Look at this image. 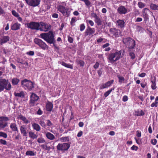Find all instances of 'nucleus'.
<instances>
[{"label": "nucleus", "mask_w": 158, "mask_h": 158, "mask_svg": "<svg viewBox=\"0 0 158 158\" xmlns=\"http://www.w3.org/2000/svg\"><path fill=\"white\" fill-rule=\"evenodd\" d=\"M41 37L46 41L48 43H53L55 39V35L52 31H50L48 32L40 34Z\"/></svg>", "instance_id": "nucleus-1"}, {"label": "nucleus", "mask_w": 158, "mask_h": 158, "mask_svg": "<svg viewBox=\"0 0 158 158\" xmlns=\"http://www.w3.org/2000/svg\"><path fill=\"white\" fill-rule=\"evenodd\" d=\"M66 5L65 2H61L60 4L57 6V9L64 16L68 17L70 15V11H69V8L66 7Z\"/></svg>", "instance_id": "nucleus-2"}, {"label": "nucleus", "mask_w": 158, "mask_h": 158, "mask_svg": "<svg viewBox=\"0 0 158 158\" xmlns=\"http://www.w3.org/2000/svg\"><path fill=\"white\" fill-rule=\"evenodd\" d=\"M12 86L8 79H0V92L4 89L10 90L11 89Z\"/></svg>", "instance_id": "nucleus-3"}, {"label": "nucleus", "mask_w": 158, "mask_h": 158, "mask_svg": "<svg viewBox=\"0 0 158 158\" xmlns=\"http://www.w3.org/2000/svg\"><path fill=\"white\" fill-rule=\"evenodd\" d=\"M34 84L30 80L25 79L21 81L22 86L25 90L31 91L34 88Z\"/></svg>", "instance_id": "nucleus-4"}, {"label": "nucleus", "mask_w": 158, "mask_h": 158, "mask_svg": "<svg viewBox=\"0 0 158 158\" xmlns=\"http://www.w3.org/2000/svg\"><path fill=\"white\" fill-rule=\"evenodd\" d=\"M123 43L129 49H134L135 45V42L134 40L130 37H127L123 39Z\"/></svg>", "instance_id": "nucleus-5"}, {"label": "nucleus", "mask_w": 158, "mask_h": 158, "mask_svg": "<svg viewBox=\"0 0 158 158\" xmlns=\"http://www.w3.org/2000/svg\"><path fill=\"white\" fill-rule=\"evenodd\" d=\"M27 27L32 30H40V22L31 21L26 24Z\"/></svg>", "instance_id": "nucleus-6"}, {"label": "nucleus", "mask_w": 158, "mask_h": 158, "mask_svg": "<svg viewBox=\"0 0 158 158\" xmlns=\"http://www.w3.org/2000/svg\"><path fill=\"white\" fill-rule=\"evenodd\" d=\"M70 144L71 143H59L56 147L57 149L59 151L63 152L67 151L70 147Z\"/></svg>", "instance_id": "nucleus-7"}, {"label": "nucleus", "mask_w": 158, "mask_h": 158, "mask_svg": "<svg viewBox=\"0 0 158 158\" xmlns=\"http://www.w3.org/2000/svg\"><path fill=\"white\" fill-rule=\"evenodd\" d=\"M35 43L38 45L42 49L45 50L48 48V46L41 40L38 38H35L34 40Z\"/></svg>", "instance_id": "nucleus-8"}, {"label": "nucleus", "mask_w": 158, "mask_h": 158, "mask_svg": "<svg viewBox=\"0 0 158 158\" xmlns=\"http://www.w3.org/2000/svg\"><path fill=\"white\" fill-rule=\"evenodd\" d=\"M40 30L41 31H48L50 30L51 27V26L49 24L42 21L40 22Z\"/></svg>", "instance_id": "nucleus-9"}, {"label": "nucleus", "mask_w": 158, "mask_h": 158, "mask_svg": "<svg viewBox=\"0 0 158 158\" xmlns=\"http://www.w3.org/2000/svg\"><path fill=\"white\" fill-rule=\"evenodd\" d=\"M31 98L29 105L30 106H33L37 104L36 103V101L39 98V97L35 94H32L31 96Z\"/></svg>", "instance_id": "nucleus-10"}, {"label": "nucleus", "mask_w": 158, "mask_h": 158, "mask_svg": "<svg viewBox=\"0 0 158 158\" xmlns=\"http://www.w3.org/2000/svg\"><path fill=\"white\" fill-rule=\"evenodd\" d=\"M110 33L116 38L118 37L121 35V31L114 28H110Z\"/></svg>", "instance_id": "nucleus-11"}, {"label": "nucleus", "mask_w": 158, "mask_h": 158, "mask_svg": "<svg viewBox=\"0 0 158 158\" xmlns=\"http://www.w3.org/2000/svg\"><path fill=\"white\" fill-rule=\"evenodd\" d=\"M26 3L29 5L33 7L38 6L40 4V0H25Z\"/></svg>", "instance_id": "nucleus-12"}, {"label": "nucleus", "mask_w": 158, "mask_h": 158, "mask_svg": "<svg viewBox=\"0 0 158 158\" xmlns=\"http://www.w3.org/2000/svg\"><path fill=\"white\" fill-rule=\"evenodd\" d=\"M118 13L120 15H125L128 12L127 8L124 6H120L117 9Z\"/></svg>", "instance_id": "nucleus-13"}, {"label": "nucleus", "mask_w": 158, "mask_h": 158, "mask_svg": "<svg viewBox=\"0 0 158 158\" xmlns=\"http://www.w3.org/2000/svg\"><path fill=\"white\" fill-rule=\"evenodd\" d=\"M95 32V29L94 28H91L89 26H88L85 30V36H86L88 35H92Z\"/></svg>", "instance_id": "nucleus-14"}, {"label": "nucleus", "mask_w": 158, "mask_h": 158, "mask_svg": "<svg viewBox=\"0 0 158 158\" xmlns=\"http://www.w3.org/2000/svg\"><path fill=\"white\" fill-rule=\"evenodd\" d=\"M114 81V80H112L107 82L106 83L101 84L100 85V89H103L109 87L113 83Z\"/></svg>", "instance_id": "nucleus-15"}, {"label": "nucleus", "mask_w": 158, "mask_h": 158, "mask_svg": "<svg viewBox=\"0 0 158 158\" xmlns=\"http://www.w3.org/2000/svg\"><path fill=\"white\" fill-rule=\"evenodd\" d=\"M20 131L21 134L23 136H27L28 131L25 125H22L20 127Z\"/></svg>", "instance_id": "nucleus-16"}, {"label": "nucleus", "mask_w": 158, "mask_h": 158, "mask_svg": "<svg viewBox=\"0 0 158 158\" xmlns=\"http://www.w3.org/2000/svg\"><path fill=\"white\" fill-rule=\"evenodd\" d=\"M53 104L52 103L49 101H48L46 105V109L47 111H51L53 109Z\"/></svg>", "instance_id": "nucleus-17"}, {"label": "nucleus", "mask_w": 158, "mask_h": 158, "mask_svg": "<svg viewBox=\"0 0 158 158\" xmlns=\"http://www.w3.org/2000/svg\"><path fill=\"white\" fill-rule=\"evenodd\" d=\"M10 37L8 36H3L0 39V44L2 45L7 42L10 40Z\"/></svg>", "instance_id": "nucleus-18"}, {"label": "nucleus", "mask_w": 158, "mask_h": 158, "mask_svg": "<svg viewBox=\"0 0 158 158\" xmlns=\"http://www.w3.org/2000/svg\"><path fill=\"white\" fill-rule=\"evenodd\" d=\"M116 25L119 28H123L125 26V22L123 20L119 19L117 20Z\"/></svg>", "instance_id": "nucleus-19"}, {"label": "nucleus", "mask_w": 158, "mask_h": 158, "mask_svg": "<svg viewBox=\"0 0 158 158\" xmlns=\"http://www.w3.org/2000/svg\"><path fill=\"white\" fill-rule=\"evenodd\" d=\"M21 25L18 23L12 24L11 26V29L13 31H16L20 29Z\"/></svg>", "instance_id": "nucleus-20"}, {"label": "nucleus", "mask_w": 158, "mask_h": 158, "mask_svg": "<svg viewBox=\"0 0 158 158\" xmlns=\"http://www.w3.org/2000/svg\"><path fill=\"white\" fill-rule=\"evenodd\" d=\"M114 55H115L116 58L115 59V61H117L121 58V55L122 54V51H116L115 52L113 53Z\"/></svg>", "instance_id": "nucleus-21"}, {"label": "nucleus", "mask_w": 158, "mask_h": 158, "mask_svg": "<svg viewBox=\"0 0 158 158\" xmlns=\"http://www.w3.org/2000/svg\"><path fill=\"white\" fill-rule=\"evenodd\" d=\"M108 59L110 60V62L111 63H113L116 61H115V59L116 58L115 55L113 53H111L109 54L108 56Z\"/></svg>", "instance_id": "nucleus-22"}, {"label": "nucleus", "mask_w": 158, "mask_h": 158, "mask_svg": "<svg viewBox=\"0 0 158 158\" xmlns=\"http://www.w3.org/2000/svg\"><path fill=\"white\" fill-rule=\"evenodd\" d=\"M17 118L23 121L25 124H27L30 122V121H29L25 116L21 115H19Z\"/></svg>", "instance_id": "nucleus-23"}, {"label": "nucleus", "mask_w": 158, "mask_h": 158, "mask_svg": "<svg viewBox=\"0 0 158 158\" xmlns=\"http://www.w3.org/2000/svg\"><path fill=\"white\" fill-rule=\"evenodd\" d=\"M10 127L13 131L18 132L19 130L15 123H11L10 125Z\"/></svg>", "instance_id": "nucleus-24"}, {"label": "nucleus", "mask_w": 158, "mask_h": 158, "mask_svg": "<svg viewBox=\"0 0 158 158\" xmlns=\"http://www.w3.org/2000/svg\"><path fill=\"white\" fill-rule=\"evenodd\" d=\"M11 82L12 85H17L20 82V80L17 78L14 77L12 79Z\"/></svg>", "instance_id": "nucleus-25"}, {"label": "nucleus", "mask_w": 158, "mask_h": 158, "mask_svg": "<svg viewBox=\"0 0 158 158\" xmlns=\"http://www.w3.org/2000/svg\"><path fill=\"white\" fill-rule=\"evenodd\" d=\"M32 126L34 130H35L37 131H40L41 127L38 124L34 123L32 124Z\"/></svg>", "instance_id": "nucleus-26"}, {"label": "nucleus", "mask_w": 158, "mask_h": 158, "mask_svg": "<svg viewBox=\"0 0 158 158\" xmlns=\"http://www.w3.org/2000/svg\"><path fill=\"white\" fill-rule=\"evenodd\" d=\"M47 138L50 140H53L55 138L54 135L51 133L48 132L46 134Z\"/></svg>", "instance_id": "nucleus-27"}, {"label": "nucleus", "mask_w": 158, "mask_h": 158, "mask_svg": "<svg viewBox=\"0 0 158 158\" xmlns=\"http://www.w3.org/2000/svg\"><path fill=\"white\" fill-rule=\"evenodd\" d=\"M135 114L137 116H143L145 114V113L142 110H138L135 111Z\"/></svg>", "instance_id": "nucleus-28"}, {"label": "nucleus", "mask_w": 158, "mask_h": 158, "mask_svg": "<svg viewBox=\"0 0 158 158\" xmlns=\"http://www.w3.org/2000/svg\"><path fill=\"white\" fill-rule=\"evenodd\" d=\"M154 80H152L151 81V82L152 83V84L151 85V87L152 89L154 90L156 88V78L155 77H154Z\"/></svg>", "instance_id": "nucleus-29"}, {"label": "nucleus", "mask_w": 158, "mask_h": 158, "mask_svg": "<svg viewBox=\"0 0 158 158\" xmlns=\"http://www.w3.org/2000/svg\"><path fill=\"white\" fill-rule=\"evenodd\" d=\"M28 133L29 135V137L33 139H36L37 137V135L35 134L32 131H29Z\"/></svg>", "instance_id": "nucleus-30"}, {"label": "nucleus", "mask_w": 158, "mask_h": 158, "mask_svg": "<svg viewBox=\"0 0 158 158\" xmlns=\"http://www.w3.org/2000/svg\"><path fill=\"white\" fill-rule=\"evenodd\" d=\"M60 140L62 142H69V136L62 137L60 138Z\"/></svg>", "instance_id": "nucleus-31"}, {"label": "nucleus", "mask_w": 158, "mask_h": 158, "mask_svg": "<svg viewBox=\"0 0 158 158\" xmlns=\"http://www.w3.org/2000/svg\"><path fill=\"white\" fill-rule=\"evenodd\" d=\"M25 154L27 156H35L36 155V152L31 151H28L26 152Z\"/></svg>", "instance_id": "nucleus-32"}, {"label": "nucleus", "mask_w": 158, "mask_h": 158, "mask_svg": "<svg viewBox=\"0 0 158 158\" xmlns=\"http://www.w3.org/2000/svg\"><path fill=\"white\" fill-rule=\"evenodd\" d=\"M7 125V123L4 122H1L0 121V128L2 129L4 128Z\"/></svg>", "instance_id": "nucleus-33"}, {"label": "nucleus", "mask_w": 158, "mask_h": 158, "mask_svg": "<svg viewBox=\"0 0 158 158\" xmlns=\"http://www.w3.org/2000/svg\"><path fill=\"white\" fill-rule=\"evenodd\" d=\"M144 12L143 13V15L144 17H145L147 19H148V15L147 13V11H149V10L148 9L145 8L144 9Z\"/></svg>", "instance_id": "nucleus-34"}, {"label": "nucleus", "mask_w": 158, "mask_h": 158, "mask_svg": "<svg viewBox=\"0 0 158 158\" xmlns=\"http://www.w3.org/2000/svg\"><path fill=\"white\" fill-rule=\"evenodd\" d=\"M94 21L95 23L98 26H100L101 25L102 21L100 18L99 17L94 19Z\"/></svg>", "instance_id": "nucleus-35"}, {"label": "nucleus", "mask_w": 158, "mask_h": 158, "mask_svg": "<svg viewBox=\"0 0 158 158\" xmlns=\"http://www.w3.org/2000/svg\"><path fill=\"white\" fill-rule=\"evenodd\" d=\"M15 96L23 98L24 95L23 92H21L19 93H15Z\"/></svg>", "instance_id": "nucleus-36"}, {"label": "nucleus", "mask_w": 158, "mask_h": 158, "mask_svg": "<svg viewBox=\"0 0 158 158\" xmlns=\"http://www.w3.org/2000/svg\"><path fill=\"white\" fill-rule=\"evenodd\" d=\"M150 7L151 9L153 10H158V6L156 4L151 3L150 5Z\"/></svg>", "instance_id": "nucleus-37"}, {"label": "nucleus", "mask_w": 158, "mask_h": 158, "mask_svg": "<svg viewBox=\"0 0 158 158\" xmlns=\"http://www.w3.org/2000/svg\"><path fill=\"white\" fill-rule=\"evenodd\" d=\"M114 89V88H112L108 90L104 94V96L105 98H106L107 96H109V95L110 94V93Z\"/></svg>", "instance_id": "nucleus-38"}, {"label": "nucleus", "mask_w": 158, "mask_h": 158, "mask_svg": "<svg viewBox=\"0 0 158 158\" xmlns=\"http://www.w3.org/2000/svg\"><path fill=\"white\" fill-rule=\"evenodd\" d=\"M9 120V118L6 116H0V121L1 122L7 121Z\"/></svg>", "instance_id": "nucleus-39"}, {"label": "nucleus", "mask_w": 158, "mask_h": 158, "mask_svg": "<svg viewBox=\"0 0 158 158\" xmlns=\"http://www.w3.org/2000/svg\"><path fill=\"white\" fill-rule=\"evenodd\" d=\"M76 62L78 64L80 65L81 66L83 67L85 63L82 60H76Z\"/></svg>", "instance_id": "nucleus-40"}, {"label": "nucleus", "mask_w": 158, "mask_h": 158, "mask_svg": "<svg viewBox=\"0 0 158 158\" xmlns=\"http://www.w3.org/2000/svg\"><path fill=\"white\" fill-rule=\"evenodd\" d=\"M117 77L118 79V82L120 84L122 83L125 80L124 78L122 76L118 75Z\"/></svg>", "instance_id": "nucleus-41"}, {"label": "nucleus", "mask_w": 158, "mask_h": 158, "mask_svg": "<svg viewBox=\"0 0 158 158\" xmlns=\"http://www.w3.org/2000/svg\"><path fill=\"white\" fill-rule=\"evenodd\" d=\"M0 137H2L4 138H6L7 137V134L5 132L2 131H0Z\"/></svg>", "instance_id": "nucleus-42"}, {"label": "nucleus", "mask_w": 158, "mask_h": 158, "mask_svg": "<svg viewBox=\"0 0 158 158\" xmlns=\"http://www.w3.org/2000/svg\"><path fill=\"white\" fill-rule=\"evenodd\" d=\"M86 6L88 7L89 8L91 6V2L89 0H85L84 2Z\"/></svg>", "instance_id": "nucleus-43"}, {"label": "nucleus", "mask_w": 158, "mask_h": 158, "mask_svg": "<svg viewBox=\"0 0 158 158\" xmlns=\"http://www.w3.org/2000/svg\"><path fill=\"white\" fill-rule=\"evenodd\" d=\"M11 13L12 15L16 17H18V16L19 15V14L15 10H12L11 11Z\"/></svg>", "instance_id": "nucleus-44"}, {"label": "nucleus", "mask_w": 158, "mask_h": 158, "mask_svg": "<svg viewBox=\"0 0 158 158\" xmlns=\"http://www.w3.org/2000/svg\"><path fill=\"white\" fill-rule=\"evenodd\" d=\"M6 141L2 139H0V144L3 145H7Z\"/></svg>", "instance_id": "nucleus-45"}, {"label": "nucleus", "mask_w": 158, "mask_h": 158, "mask_svg": "<svg viewBox=\"0 0 158 158\" xmlns=\"http://www.w3.org/2000/svg\"><path fill=\"white\" fill-rule=\"evenodd\" d=\"M37 142L39 143H43L45 142V140L43 138H39L37 140Z\"/></svg>", "instance_id": "nucleus-46"}, {"label": "nucleus", "mask_w": 158, "mask_h": 158, "mask_svg": "<svg viewBox=\"0 0 158 158\" xmlns=\"http://www.w3.org/2000/svg\"><path fill=\"white\" fill-rule=\"evenodd\" d=\"M76 17H73L71 19V21L70 22V24L71 25H72L73 26V23H75V22L76 21Z\"/></svg>", "instance_id": "nucleus-47"}, {"label": "nucleus", "mask_w": 158, "mask_h": 158, "mask_svg": "<svg viewBox=\"0 0 158 158\" xmlns=\"http://www.w3.org/2000/svg\"><path fill=\"white\" fill-rule=\"evenodd\" d=\"M86 22L87 24L89 23L91 26H93L94 25V23L91 20H86Z\"/></svg>", "instance_id": "nucleus-48"}, {"label": "nucleus", "mask_w": 158, "mask_h": 158, "mask_svg": "<svg viewBox=\"0 0 158 158\" xmlns=\"http://www.w3.org/2000/svg\"><path fill=\"white\" fill-rule=\"evenodd\" d=\"M39 124L43 127H45L46 126L45 122L43 120H40L39 121Z\"/></svg>", "instance_id": "nucleus-49"}, {"label": "nucleus", "mask_w": 158, "mask_h": 158, "mask_svg": "<svg viewBox=\"0 0 158 158\" xmlns=\"http://www.w3.org/2000/svg\"><path fill=\"white\" fill-rule=\"evenodd\" d=\"M138 5L140 8H143L145 6L144 4L141 2H138Z\"/></svg>", "instance_id": "nucleus-50"}, {"label": "nucleus", "mask_w": 158, "mask_h": 158, "mask_svg": "<svg viewBox=\"0 0 158 158\" xmlns=\"http://www.w3.org/2000/svg\"><path fill=\"white\" fill-rule=\"evenodd\" d=\"M85 26L84 24L82 23L80 26V31H83L85 29Z\"/></svg>", "instance_id": "nucleus-51"}, {"label": "nucleus", "mask_w": 158, "mask_h": 158, "mask_svg": "<svg viewBox=\"0 0 158 158\" xmlns=\"http://www.w3.org/2000/svg\"><path fill=\"white\" fill-rule=\"evenodd\" d=\"M26 54L30 56H33L34 55V52L33 51H31L27 52Z\"/></svg>", "instance_id": "nucleus-52"}, {"label": "nucleus", "mask_w": 158, "mask_h": 158, "mask_svg": "<svg viewBox=\"0 0 158 158\" xmlns=\"http://www.w3.org/2000/svg\"><path fill=\"white\" fill-rule=\"evenodd\" d=\"M68 40L69 43H72L73 41V39L72 37L69 35L68 37Z\"/></svg>", "instance_id": "nucleus-53"}, {"label": "nucleus", "mask_w": 158, "mask_h": 158, "mask_svg": "<svg viewBox=\"0 0 158 158\" xmlns=\"http://www.w3.org/2000/svg\"><path fill=\"white\" fill-rule=\"evenodd\" d=\"M129 56H131V59H134L135 57V55L133 52H130L129 53Z\"/></svg>", "instance_id": "nucleus-54"}, {"label": "nucleus", "mask_w": 158, "mask_h": 158, "mask_svg": "<svg viewBox=\"0 0 158 158\" xmlns=\"http://www.w3.org/2000/svg\"><path fill=\"white\" fill-rule=\"evenodd\" d=\"M138 148V147L137 146H135V145H133L131 148V150H135V151H137Z\"/></svg>", "instance_id": "nucleus-55"}, {"label": "nucleus", "mask_w": 158, "mask_h": 158, "mask_svg": "<svg viewBox=\"0 0 158 158\" xmlns=\"http://www.w3.org/2000/svg\"><path fill=\"white\" fill-rule=\"evenodd\" d=\"M158 103L155 101L154 102H153L151 105V107H153L154 106L156 107L157 106Z\"/></svg>", "instance_id": "nucleus-56"}, {"label": "nucleus", "mask_w": 158, "mask_h": 158, "mask_svg": "<svg viewBox=\"0 0 158 158\" xmlns=\"http://www.w3.org/2000/svg\"><path fill=\"white\" fill-rule=\"evenodd\" d=\"M128 100V98L127 96H124L122 98V101L124 102H126Z\"/></svg>", "instance_id": "nucleus-57"}, {"label": "nucleus", "mask_w": 158, "mask_h": 158, "mask_svg": "<svg viewBox=\"0 0 158 158\" xmlns=\"http://www.w3.org/2000/svg\"><path fill=\"white\" fill-rule=\"evenodd\" d=\"M142 29L143 28L140 26H137L136 27V30L138 32L142 31Z\"/></svg>", "instance_id": "nucleus-58"}, {"label": "nucleus", "mask_w": 158, "mask_h": 158, "mask_svg": "<svg viewBox=\"0 0 158 158\" xmlns=\"http://www.w3.org/2000/svg\"><path fill=\"white\" fill-rule=\"evenodd\" d=\"M157 142V140L155 139H153L151 140V143L154 145L156 144Z\"/></svg>", "instance_id": "nucleus-59"}, {"label": "nucleus", "mask_w": 158, "mask_h": 158, "mask_svg": "<svg viewBox=\"0 0 158 158\" xmlns=\"http://www.w3.org/2000/svg\"><path fill=\"white\" fill-rule=\"evenodd\" d=\"M102 68H101L99 69V70H98V73L99 75V76L100 77L102 74Z\"/></svg>", "instance_id": "nucleus-60"}, {"label": "nucleus", "mask_w": 158, "mask_h": 158, "mask_svg": "<svg viewBox=\"0 0 158 158\" xmlns=\"http://www.w3.org/2000/svg\"><path fill=\"white\" fill-rule=\"evenodd\" d=\"M136 136L138 137H140L141 136V132L139 131H136Z\"/></svg>", "instance_id": "nucleus-61"}, {"label": "nucleus", "mask_w": 158, "mask_h": 158, "mask_svg": "<svg viewBox=\"0 0 158 158\" xmlns=\"http://www.w3.org/2000/svg\"><path fill=\"white\" fill-rule=\"evenodd\" d=\"M43 113V111L41 110L40 108H39L37 112V114L40 115L42 114Z\"/></svg>", "instance_id": "nucleus-62"}, {"label": "nucleus", "mask_w": 158, "mask_h": 158, "mask_svg": "<svg viewBox=\"0 0 158 158\" xmlns=\"http://www.w3.org/2000/svg\"><path fill=\"white\" fill-rule=\"evenodd\" d=\"M99 63L98 62H96L94 66V68L95 69H97L99 67Z\"/></svg>", "instance_id": "nucleus-63"}, {"label": "nucleus", "mask_w": 158, "mask_h": 158, "mask_svg": "<svg viewBox=\"0 0 158 158\" xmlns=\"http://www.w3.org/2000/svg\"><path fill=\"white\" fill-rule=\"evenodd\" d=\"M52 16V17L53 18H55L57 19L58 17V14H57L56 13L53 14Z\"/></svg>", "instance_id": "nucleus-64"}]
</instances>
